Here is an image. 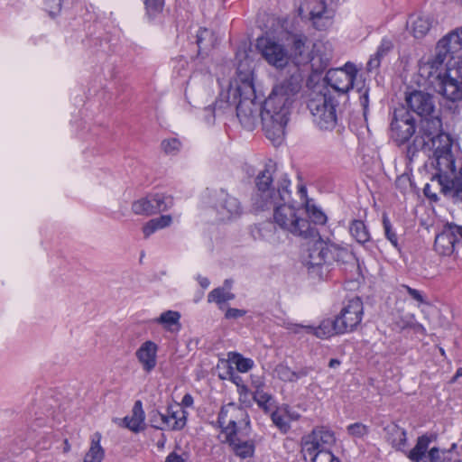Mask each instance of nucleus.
Returning <instances> with one entry per match:
<instances>
[{
    "label": "nucleus",
    "instance_id": "obj_57",
    "mask_svg": "<svg viewBox=\"0 0 462 462\" xmlns=\"http://www.w3.org/2000/svg\"><path fill=\"white\" fill-rule=\"evenodd\" d=\"M164 462H187V460L181 455L171 452L166 457Z\"/></svg>",
    "mask_w": 462,
    "mask_h": 462
},
{
    "label": "nucleus",
    "instance_id": "obj_1",
    "mask_svg": "<svg viewBox=\"0 0 462 462\" xmlns=\"http://www.w3.org/2000/svg\"><path fill=\"white\" fill-rule=\"evenodd\" d=\"M302 80L296 69L289 77L278 79L260 109L255 102L252 69L246 60L240 62L236 77L229 82L227 100L216 101L213 107H207L206 112L210 113L211 116H206V120L213 123L214 118L224 113L231 103L236 104V116L244 128L254 130L260 117L266 137L279 145L284 138L292 105L301 88Z\"/></svg>",
    "mask_w": 462,
    "mask_h": 462
},
{
    "label": "nucleus",
    "instance_id": "obj_56",
    "mask_svg": "<svg viewBox=\"0 0 462 462\" xmlns=\"http://www.w3.org/2000/svg\"><path fill=\"white\" fill-rule=\"evenodd\" d=\"M360 105L363 107L364 116H366L369 105V97H368V89H365V91L359 97Z\"/></svg>",
    "mask_w": 462,
    "mask_h": 462
},
{
    "label": "nucleus",
    "instance_id": "obj_39",
    "mask_svg": "<svg viewBox=\"0 0 462 462\" xmlns=\"http://www.w3.org/2000/svg\"><path fill=\"white\" fill-rule=\"evenodd\" d=\"M146 15L150 20L156 18L163 10L164 0H144Z\"/></svg>",
    "mask_w": 462,
    "mask_h": 462
},
{
    "label": "nucleus",
    "instance_id": "obj_8",
    "mask_svg": "<svg viewBox=\"0 0 462 462\" xmlns=\"http://www.w3.org/2000/svg\"><path fill=\"white\" fill-rule=\"evenodd\" d=\"M461 66L457 60L452 56L445 43L439 40L436 45L434 54L420 65V71L427 73L429 78H441L448 68Z\"/></svg>",
    "mask_w": 462,
    "mask_h": 462
},
{
    "label": "nucleus",
    "instance_id": "obj_31",
    "mask_svg": "<svg viewBox=\"0 0 462 462\" xmlns=\"http://www.w3.org/2000/svg\"><path fill=\"white\" fill-rule=\"evenodd\" d=\"M144 412L142 408L141 401L135 402L131 417H125L124 422L125 427L134 432H139L143 429Z\"/></svg>",
    "mask_w": 462,
    "mask_h": 462
},
{
    "label": "nucleus",
    "instance_id": "obj_28",
    "mask_svg": "<svg viewBox=\"0 0 462 462\" xmlns=\"http://www.w3.org/2000/svg\"><path fill=\"white\" fill-rule=\"evenodd\" d=\"M253 399L265 413H269L276 407L274 397L264 391V384L259 383L254 385L253 392Z\"/></svg>",
    "mask_w": 462,
    "mask_h": 462
},
{
    "label": "nucleus",
    "instance_id": "obj_17",
    "mask_svg": "<svg viewBox=\"0 0 462 462\" xmlns=\"http://www.w3.org/2000/svg\"><path fill=\"white\" fill-rule=\"evenodd\" d=\"M439 80V92L451 101L462 99V65L448 68Z\"/></svg>",
    "mask_w": 462,
    "mask_h": 462
},
{
    "label": "nucleus",
    "instance_id": "obj_7",
    "mask_svg": "<svg viewBox=\"0 0 462 462\" xmlns=\"http://www.w3.org/2000/svg\"><path fill=\"white\" fill-rule=\"evenodd\" d=\"M433 438L423 434L418 437L415 446L407 452L411 462H449L451 449H440L437 447L430 448Z\"/></svg>",
    "mask_w": 462,
    "mask_h": 462
},
{
    "label": "nucleus",
    "instance_id": "obj_4",
    "mask_svg": "<svg viewBox=\"0 0 462 462\" xmlns=\"http://www.w3.org/2000/svg\"><path fill=\"white\" fill-rule=\"evenodd\" d=\"M307 106L313 117V122L321 130H332L337 125V102L328 89L313 91L308 99Z\"/></svg>",
    "mask_w": 462,
    "mask_h": 462
},
{
    "label": "nucleus",
    "instance_id": "obj_50",
    "mask_svg": "<svg viewBox=\"0 0 462 462\" xmlns=\"http://www.w3.org/2000/svg\"><path fill=\"white\" fill-rule=\"evenodd\" d=\"M211 36H212V32L210 31H208V29H199V31L197 34V44L199 47V52H200L204 49H207V45H204L203 42L208 37H211Z\"/></svg>",
    "mask_w": 462,
    "mask_h": 462
},
{
    "label": "nucleus",
    "instance_id": "obj_62",
    "mask_svg": "<svg viewBox=\"0 0 462 462\" xmlns=\"http://www.w3.org/2000/svg\"><path fill=\"white\" fill-rule=\"evenodd\" d=\"M238 393L241 398L243 394L246 395L249 393V389L246 385L241 384L240 386H238Z\"/></svg>",
    "mask_w": 462,
    "mask_h": 462
},
{
    "label": "nucleus",
    "instance_id": "obj_51",
    "mask_svg": "<svg viewBox=\"0 0 462 462\" xmlns=\"http://www.w3.org/2000/svg\"><path fill=\"white\" fill-rule=\"evenodd\" d=\"M152 220L158 230L170 226L172 222L171 215H162L159 217L152 218Z\"/></svg>",
    "mask_w": 462,
    "mask_h": 462
},
{
    "label": "nucleus",
    "instance_id": "obj_43",
    "mask_svg": "<svg viewBox=\"0 0 462 462\" xmlns=\"http://www.w3.org/2000/svg\"><path fill=\"white\" fill-rule=\"evenodd\" d=\"M274 372L280 380L283 382L293 383V370H291L287 365H277Z\"/></svg>",
    "mask_w": 462,
    "mask_h": 462
},
{
    "label": "nucleus",
    "instance_id": "obj_20",
    "mask_svg": "<svg viewBox=\"0 0 462 462\" xmlns=\"http://www.w3.org/2000/svg\"><path fill=\"white\" fill-rule=\"evenodd\" d=\"M337 319H327L321 321L318 327L303 326L300 324H288L286 328L295 334L304 330L307 334H313L319 338H328L335 334H342L337 331Z\"/></svg>",
    "mask_w": 462,
    "mask_h": 462
},
{
    "label": "nucleus",
    "instance_id": "obj_54",
    "mask_svg": "<svg viewBox=\"0 0 462 462\" xmlns=\"http://www.w3.org/2000/svg\"><path fill=\"white\" fill-rule=\"evenodd\" d=\"M311 371L312 368L309 366L300 367L297 371H293V383L299 381L300 379H302L303 377L308 376Z\"/></svg>",
    "mask_w": 462,
    "mask_h": 462
},
{
    "label": "nucleus",
    "instance_id": "obj_35",
    "mask_svg": "<svg viewBox=\"0 0 462 462\" xmlns=\"http://www.w3.org/2000/svg\"><path fill=\"white\" fill-rule=\"evenodd\" d=\"M349 231L351 236L359 244H365L370 240L369 232L362 220H353Z\"/></svg>",
    "mask_w": 462,
    "mask_h": 462
},
{
    "label": "nucleus",
    "instance_id": "obj_49",
    "mask_svg": "<svg viewBox=\"0 0 462 462\" xmlns=\"http://www.w3.org/2000/svg\"><path fill=\"white\" fill-rule=\"evenodd\" d=\"M401 289L404 290L410 295V297L412 298L414 300H416L420 303H423L425 301L424 298L420 291L413 289L406 284H402Z\"/></svg>",
    "mask_w": 462,
    "mask_h": 462
},
{
    "label": "nucleus",
    "instance_id": "obj_47",
    "mask_svg": "<svg viewBox=\"0 0 462 462\" xmlns=\"http://www.w3.org/2000/svg\"><path fill=\"white\" fill-rule=\"evenodd\" d=\"M384 56H385L384 54H380L379 51H376L374 55L371 56V58L369 59V60L367 62V65H366L367 70L371 72L373 70L377 69L380 67L381 60Z\"/></svg>",
    "mask_w": 462,
    "mask_h": 462
},
{
    "label": "nucleus",
    "instance_id": "obj_29",
    "mask_svg": "<svg viewBox=\"0 0 462 462\" xmlns=\"http://www.w3.org/2000/svg\"><path fill=\"white\" fill-rule=\"evenodd\" d=\"M180 319V312L174 310H167L154 319L153 322L162 325L167 331L175 332L180 329L181 325Z\"/></svg>",
    "mask_w": 462,
    "mask_h": 462
},
{
    "label": "nucleus",
    "instance_id": "obj_63",
    "mask_svg": "<svg viewBox=\"0 0 462 462\" xmlns=\"http://www.w3.org/2000/svg\"><path fill=\"white\" fill-rule=\"evenodd\" d=\"M232 381L233 383H235L237 386H240L241 385V382H242V378L239 376V375H233L232 376Z\"/></svg>",
    "mask_w": 462,
    "mask_h": 462
},
{
    "label": "nucleus",
    "instance_id": "obj_23",
    "mask_svg": "<svg viewBox=\"0 0 462 462\" xmlns=\"http://www.w3.org/2000/svg\"><path fill=\"white\" fill-rule=\"evenodd\" d=\"M386 439L391 446L397 451L403 452L407 456L409 450L407 447L406 430L396 424L388 425L385 428Z\"/></svg>",
    "mask_w": 462,
    "mask_h": 462
},
{
    "label": "nucleus",
    "instance_id": "obj_37",
    "mask_svg": "<svg viewBox=\"0 0 462 462\" xmlns=\"http://www.w3.org/2000/svg\"><path fill=\"white\" fill-rule=\"evenodd\" d=\"M235 299V294L232 293L230 291L226 290V288H216L213 291H211L208 295V302H216L219 305V308L222 309L221 304L232 300Z\"/></svg>",
    "mask_w": 462,
    "mask_h": 462
},
{
    "label": "nucleus",
    "instance_id": "obj_44",
    "mask_svg": "<svg viewBox=\"0 0 462 462\" xmlns=\"http://www.w3.org/2000/svg\"><path fill=\"white\" fill-rule=\"evenodd\" d=\"M312 462H340L328 449H321L312 457Z\"/></svg>",
    "mask_w": 462,
    "mask_h": 462
},
{
    "label": "nucleus",
    "instance_id": "obj_55",
    "mask_svg": "<svg viewBox=\"0 0 462 462\" xmlns=\"http://www.w3.org/2000/svg\"><path fill=\"white\" fill-rule=\"evenodd\" d=\"M157 227L153 222L152 219L149 220L143 226V232L144 235V237H149L152 234H153L155 231H157Z\"/></svg>",
    "mask_w": 462,
    "mask_h": 462
},
{
    "label": "nucleus",
    "instance_id": "obj_61",
    "mask_svg": "<svg viewBox=\"0 0 462 462\" xmlns=\"http://www.w3.org/2000/svg\"><path fill=\"white\" fill-rule=\"evenodd\" d=\"M459 377H462V367H459L454 376L450 379V383H455Z\"/></svg>",
    "mask_w": 462,
    "mask_h": 462
},
{
    "label": "nucleus",
    "instance_id": "obj_11",
    "mask_svg": "<svg viewBox=\"0 0 462 462\" xmlns=\"http://www.w3.org/2000/svg\"><path fill=\"white\" fill-rule=\"evenodd\" d=\"M256 48L268 64L276 69H283L289 63V53L285 47L268 36L259 37Z\"/></svg>",
    "mask_w": 462,
    "mask_h": 462
},
{
    "label": "nucleus",
    "instance_id": "obj_42",
    "mask_svg": "<svg viewBox=\"0 0 462 462\" xmlns=\"http://www.w3.org/2000/svg\"><path fill=\"white\" fill-rule=\"evenodd\" d=\"M233 363L236 365V369L240 373H246L254 366V361L250 358H245L242 355L235 353Z\"/></svg>",
    "mask_w": 462,
    "mask_h": 462
},
{
    "label": "nucleus",
    "instance_id": "obj_19",
    "mask_svg": "<svg viewBox=\"0 0 462 462\" xmlns=\"http://www.w3.org/2000/svg\"><path fill=\"white\" fill-rule=\"evenodd\" d=\"M333 58V46L329 42L318 41L312 45L310 64L316 73L323 72Z\"/></svg>",
    "mask_w": 462,
    "mask_h": 462
},
{
    "label": "nucleus",
    "instance_id": "obj_3",
    "mask_svg": "<svg viewBox=\"0 0 462 462\" xmlns=\"http://www.w3.org/2000/svg\"><path fill=\"white\" fill-rule=\"evenodd\" d=\"M256 191L254 206L260 210L273 209V219L282 233L286 232L302 239L314 238L318 230L308 218L301 207L291 203V181L287 174L277 171V166L270 162L255 179Z\"/></svg>",
    "mask_w": 462,
    "mask_h": 462
},
{
    "label": "nucleus",
    "instance_id": "obj_41",
    "mask_svg": "<svg viewBox=\"0 0 462 462\" xmlns=\"http://www.w3.org/2000/svg\"><path fill=\"white\" fill-rule=\"evenodd\" d=\"M346 431L353 438L363 439L368 435L369 427L363 423L356 422L348 425L346 427Z\"/></svg>",
    "mask_w": 462,
    "mask_h": 462
},
{
    "label": "nucleus",
    "instance_id": "obj_15",
    "mask_svg": "<svg viewBox=\"0 0 462 462\" xmlns=\"http://www.w3.org/2000/svg\"><path fill=\"white\" fill-rule=\"evenodd\" d=\"M173 198L163 193L147 195L132 204V210L136 215H153L166 211L173 206Z\"/></svg>",
    "mask_w": 462,
    "mask_h": 462
},
{
    "label": "nucleus",
    "instance_id": "obj_24",
    "mask_svg": "<svg viewBox=\"0 0 462 462\" xmlns=\"http://www.w3.org/2000/svg\"><path fill=\"white\" fill-rule=\"evenodd\" d=\"M452 56L462 65V26L457 28L440 39Z\"/></svg>",
    "mask_w": 462,
    "mask_h": 462
},
{
    "label": "nucleus",
    "instance_id": "obj_14",
    "mask_svg": "<svg viewBox=\"0 0 462 462\" xmlns=\"http://www.w3.org/2000/svg\"><path fill=\"white\" fill-rule=\"evenodd\" d=\"M357 75L356 67L346 62L342 68L330 69L325 77L328 85L340 94H346L354 86Z\"/></svg>",
    "mask_w": 462,
    "mask_h": 462
},
{
    "label": "nucleus",
    "instance_id": "obj_5",
    "mask_svg": "<svg viewBox=\"0 0 462 462\" xmlns=\"http://www.w3.org/2000/svg\"><path fill=\"white\" fill-rule=\"evenodd\" d=\"M313 239L315 241L309 246V255L306 264L310 273H317L319 277L323 276L322 268L324 265H329L335 261L342 252L333 244L323 240L319 234Z\"/></svg>",
    "mask_w": 462,
    "mask_h": 462
},
{
    "label": "nucleus",
    "instance_id": "obj_6",
    "mask_svg": "<svg viewBox=\"0 0 462 462\" xmlns=\"http://www.w3.org/2000/svg\"><path fill=\"white\" fill-rule=\"evenodd\" d=\"M217 423L226 435V439L250 428V419L246 410L234 402L221 407Z\"/></svg>",
    "mask_w": 462,
    "mask_h": 462
},
{
    "label": "nucleus",
    "instance_id": "obj_64",
    "mask_svg": "<svg viewBox=\"0 0 462 462\" xmlns=\"http://www.w3.org/2000/svg\"><path fill=\"white\" fill-rule=\"evenodd\" d=\"M339 364H340L339 360L330 359L328 365H329V367L334 368V367L339 365Z\"/></svg>",
    "mask_w": 462,
    "mask_h": 462
},
{
    "label": "nucleus",
    "instance_id": "obj_10",
    "mask_svg": "<svg viewBox=\"0 0 462 462\" xmlns=\"http://www.w3.org/2000/svg\"><path fill=\"white\" fill-rule=\"evenodd\" d=\"M213 208L218 220L226 222L240 217L244 213L241 201L225 189L217 190L213 197Z\"/></svg>",
    "mask_w": 462,
    "mask_h": 462
},
{
    "label": "nucleus",
    "instance_id": "obj_13",
    "mask_svg": "<svg viewBox=\"0 0 462 462\" xmlns=\"http://www.w3.org/2000/svg\"><path fill=\"white\" fill-rule=\"evenodd\" d=\"M459 245H462V226L448 223L436 236L434 248L438 254L449 256Z\"/></svg>",
    "mask_w": 462,
    "mask_h": 462
},
{
    "label": "nucleus",
    "instance_id": "obj_46",
    "mask_svg": "<svg viewBox=\"0 0 462 462\" xmlns=\"http://www.w3.org/2000/svg\"><path fill=\"white\" fill-rule=\"evenodd\" d=\"M162 148L167 154H175L180 148V142L176 138L162 142Z\"/></svg>",
    "mask_w": 462,
    "mask_h": 462
},
{
    "label": "nucleus",
    "instance_id": "obj_9",
    "mask_svg": "<svg viewBox=\"0 0 462 462\" xmlns=\"http://www.w3.org/2000/svg\"><path fill=\"white\" fill-rule=\"evenodd\" d=\"M391 138L398 144L407 143L416 132V122L410 111L405 108L395 109L390 125Z\"/></svg>",
    "mask_w": 462,
    "mask_h": 462
},
{
    "label": "nucleus",
    "instance_id": "obj_12",
    "mask_svg": "<svg viewBox=\"0 0 462 462\" xmlns=\"http://www.w3.org/2000/svg\"><path fill=\"white\" fill-rule=\"evenodd\" d=\"M364 314L363 301L356 297L347 301L340 313L335 318L337 328L342 334L354 331L361 323Z\"/></svg>",
    "mask_w": 462,
    "mask_h": 462
},
{
    "label": "nucleus",
    "instance_id": "obj_30",
    "mask_svg": "<svg viewBox=\"0 0 462 462\" xmlns=\"http://www.w3.org/2000/svg\"><path fill=\"white\" fill-rule=\"evenodd\" d=\"M394 325L400 330L411 329L416 334H426L425 328L416 320L414 314L398 316L394 320Z\"/></svg>",
    "mask_w": 462,
    "mask_h": 462
},
{
    "label": "nucleus",
    "instance_id": "obj_16",
    "mask_svg": "<svg viewBox=\"0 0 462 462\" xmlns=\"http://www.w3.org/2000/svg\"><path fill=\"white\" fill-rule=\"evenodd\" d=\"M290 42L289 60H291L294 66L290 68L287 74L281 79L289 77L294 69H298L299 73L301 75L299 66L308 64L311 60V50L310 49L309 40L306 35L302 33L292 34Z\"/></svg>",
    "mask_w": 462,
    "mask_h": 462
},
{
    "label": "nucleus",
    "instance_id": "obj_52",
    "mask_svg": "<svg viewBox=\"0 0 462 462\" xmlns=\"http://www.w3.org/2000/svg\"><path fill=\"white\" fill-rule=\"evenodd\" d=\"M246 314V310L236 309V308H228L225 313V318L227 319H236L244 317Z\"/></svg>",
    "mask_w": 462,
    "mask_h": 462
},
{
    "label": "nucleus",
    "instance_id": "obj_34",
    "mask_svg": "<svg viewBox=\"0 0 462 462\" xmlns=\"http://www.w3.org/2000/svg\"><path fill=\"white\" fill-rule=\"evenodd\" d=\"M306 218H310V224L316 228V225H325L327 222V216L314 204H310L309 200L305 202Z\"/></svg>",
    "mask_w": 462,
    "mask_h": 462
},
{
    "label": "nucleus",
    "instance_id": "obj_26",
    "mask_svg": "<svg viewBox=\"0 0 462 462\" xmlns=\"http://www.w3.org/2000/svg\"><path fill=\"white\" fill-rule=\"evenodd\" d=\"M236 456L242 459L252 457L254 454V443L252 440H242L237 435L226 439Z\"/></svg>",
    "mask_w": 462,
    "mask_h": 462
},
{
    "label": "nucleus",
    "instance_id": "obj_33",
    "mask_svg": "<svg viewBox=\"0 0 462 462\" xmlns=\"http://www.w3.org/2000/svg\"><path fill=\"white\" fill-rule=\"evenodd\" d=\"M310 435L312 436V439L316 440L321 449H328V447L333 445L336 441L334 433L324 427L314 429Z\"/></svg>",
    "mask_w": 462,
    "mask_h": 462
},
{
    "label": "nucleus",
    "instance_id": "obj_18",
    "mask_svg": "<svg viewBox=\"0 0 462 462\" xmlns=\"http://www.w3.org/2000/svg\"><path fill=\"white\" fill-rule=\"evenodd\" d=\"M274 221H264L250 226L249 232L254 240L265 242L273 246H277L284 241L282 230L276 227Z\"/></svg>",
    "mask_w": 462,
    "mask_h": 462
},
{
    "label": "nucleus",
    "instance_id": "obj_27",
    "mask_svg": "<svg viewBox=\"0 0 462 462\" xmlns=\"http://www.w3.org/2000/svg\"><path fill=\"white\" fill-rule=\"evenodd\" d=\"M431 24V18L423 14L411 15L408 22V26L415 38L424 37L429 32Z\"/></svg>",
    "mask_w": 462,
    "mask_h": 462
},
{
    "label": "nucleus",
    "instance_id": "obj_38",
    "mask_svg": "<svg viewBox=\"0 0 462 462\" xmlns=\"http://www.w3.org/2000/svg\"><path fill=\"white\" fill-rule=\"evenodd\" d=\"M319 450H321V448L319 447L316 440L312 439V436L310 434L302 438L301 452L303 453L305 459L309 457L312 461V457H314Z\"/></svg>",
    "mask_w": 462,
    "mask_h": 462
},
{
    "label": "nucleus",
    "instance_id": "obj_36",
    "mask_svg": "<svg viewBox=\"0 0 462 462\" xmlns=\"http://www.w3.org/2000/svg\"><path fill=\"white\" fill-rule=\"evenodd\" d=\"M271 419L273 423L283 433H286L291 429L290 420L288 417L290 416L287 412L286 408L284 410L276 409L275 411H272Z\"/></svg>",
    "mask_w": 462,
    "mask_h": 462
},
{
    "label": "nucleus",
    "instance_id": "obj_48",
    "mask_svg": "<svg viewBox=\"0 0 462 462\" xmlns=\"http://www.w3.org/2000/svg\"><path fill=\"white\" fill-rule=\"evenodd\" d=\"M62 0H43L46 10L51 15H54L60 11Z\"/></svg>",
    "mask_w": 462,
    "mask_h": 462
},
{
    "label": "nucleus",
    "instance_id": "obj_25",
    "mask_svg": "<svg viewBox=\"0 0 462 462\" xmlns=\"http://www.w3.org/2000/svg\"><path fill=\"white\" fill-rule=\"evenodd\" d=\"M188 412L180 404L170 405L168 407V413L165 417L168 419V430H180L187 422Z\"/></svg>",
    "mask_w": 462,
    "mask_h": 462
},
{
    "label": "nucleus",
    "instance_id": "obj_53",
    "mask_svg": "<svg viewBox=\"0 0 462 462\" xmlns=\"http://www.w3.org/2000/svg\"><path fill=\"white\" fill-rule=\"evenodd\" d=\"M393 48V43L389 38H383L377 51L380 54L387 55Z\"/></svg>",
    "mask_w": 462,
    "mask_h": 462
},
{
    "label": "nucleus",
    "instance_id": "obj_60",
    "mask_svg": "<svg viewBox=\"0 0 462 462\" xmlns=\"http://www.w3.org/2000/svg\"><path fill=\"white\" fill-rule=\"evenodd\" d=\"M198 282H199V285L204 289L208 288L210 283L209 280L208 278L202 277V276L198 277Z\"/></svg>",
    "mask_w": 462,
    "mask_h": 462
},
{
    "label": "nucleus",
    "instance_id": "obj_58",
    "mask_svg": "<svg viewBox=\"0 0 462 462\" xmlns=\"http://www.w3.org/2000/svg\"><path fill=\"white\" fill-rule=\"evenodd\" d=\"M181 407H191L193 405V397L189 393H186L181 401V404H180Z\"/></svg>",
    "mask_w": 462,
    "mask_h": 462
},
{
    "label": "nucleus",
    "instance_id": "obj_32",
    "mask_svg": "<svg viewBox=\"0 0 462 462\" xmlns=\"http://www.w3.org/2000/svg\"><path fill=\"white\" fill-rule=\"evenodd\" d=\"M101 434L96 432L91 437V443L88 451L84 457L83 462H102L105 457V450L100 445Z\"/></svg>",
    "mask_w": 462,
    "mask_h": 462
},
{
    "label": "nucleus",
    "instance_id": "obj_40",
    "mask_svg": "<svg viewBox=\"0 0 462 462\" xmlns=\"http://www.w3.org/2000/svg\"><path fill=\"white\" fill-rule=\"evenodd\" d=\"M150 422L155 429L162 430H168L167 423L169 420L165 417V414L161 413L159 411L153 410L150 412Z\"/></svg>",
    "mask_w": 462,
    "mask_h": 462
},
{
    "label": "nucleus",
    "instance_id": "obj_21",
    "mask_svg": "<svg viewBox=\"0 0 462 462\" xmlns=\"http://www.w3.org/2000/svg\"><path fill=\"white\" fill-rule=\"evenodd\" d=\"M306 8L310 12V20L317 30H325L331 24V14L327 10L324 0H308Z\"/></svg>",
    "mask_w": 462,
    "mask_h": 462
},
{
    "label": "nucleus",
    "instance_id": "obj_22",
    "mask_svg": "<svg viewBox=\"0 0 462 462\" xmlns=\"http://www.w3.org/2000/svg\"><path fill=\"white\" fill-rule=\"evenodd\" d=\"M158 346L151 340L143 342L135 352V356L146 373L152 372L157 365Z\"/></svg>",
    "mask_w": 462,
    "mask_h": 462
},
{
    "label": "nucleus",
    "instance_id": "obj_45",
    "mask_svg": "<svg viewBox=\"0 0 462 462\" xmlns=\"http://www.w3.org/2000/svg\"><path fill=\"white\" fill-rule=\"evenodd\" d=\"M383 224L384 234H385L386 238L391 242V244L394 247L397 248L398 247V236H397L396 233L393 230L392 224L386 217H383Z\"/></svg>",
    "mask_w": 462,
    "mask_h": 462
},
{
    "label": "nucleus",
    "instance_id": "obj_2",
    "mask_svg": "<svg viewBox=\"0 0 462 462\" xmlns=\"http://www.w3.org/2000/svg\"><path fill=\"white\" fill-rule=\"evenodd\" d=\"M405 101L408 107L421 118L418 134L407 146V159L412 162L420 151H433L439 172L432 177V181L441 186L446 194L462 199V158L455 159L452 154V140L442 131L434 97L415 90L406 96Z\"/></svg>",
    "mask_w": 462,
    "mask_h": 462
},
{
    "label": "nucleus",
    "instance_id": "obj_59",
    "mask_svg": "<svg viewBox=\"0 0 462 462\" xmlns=\"http://www.w3.org/2000/svg\"><path fill=\"white\" fill-rule=\"evenodd\" d=\"M424 194L426 197L432 199L434 200H437V195L434 193H431L430 187L429 184H427L424 188Z\"/></svg>",
    "mask_w": 462,
    "mask_h": 462
}]
</instances>
